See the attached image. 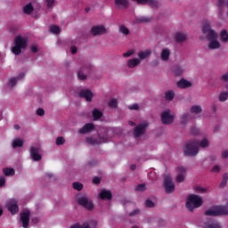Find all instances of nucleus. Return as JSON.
<instances>
[{"instance_id": "nucleus-38", "label": "nucleus", "mask_w": 228, "mask_h": 228, "mask_svg": "<svg viewBox=\"0 0 228 228\" xmlns=\"http://www.w3.org/2000/svg\"><path fill=\"white\" fill-rule=\"evenodd\" d=\"M93 117L94 120H99V118H101V117H102V112L97 109H94L93 110Z\"/></svg>"}, {"instance_id": "nucleus-42", "label": "nucleus", "mask_w": 228, "mask_h": 228, "mask_svg": "<svg viewBox=\"0 0 228 228\" xmlns=\"http://www.w3.org/2000/svg\"><path fill=\"white\" fill-rule=\"evenodd\" d=\"M50 31L53 33V35H58L60 33V27L52 25L50 26Z\"/></svg>"}, {"instance_id": "nucleus-9", "label": "nucleus", "mask_w": 228, "mask_h": 228, "mask_svg": "<svg viewBox=\"0 0 228 228\" xmlns=\"http://www.w3.org/2000/svg\"><path fill=\"white\" fill-rule=\"evenodd\" d=\"M77 204L83 206L86 209L92 211L94 209V202L88 199L86 196H80L77 198Z\"/></svg>"}, {"instance_id": "nucleus-62", "label": "nucleus", "mask_w": 228, "mask_h": 228, "mask_svg": "<svg viewBox=\"0 0 228 228\" xmlns=\"http://www.w3.org/2000/svg\"><path fill=\"white\" fill-rule=\"evenodd\" d=\"M32 222L33 224H38V222H40V219H38V217H33Z\"/></svg>"}, {"instance_id": "nucleus-29", "label": "nucleus", "mask_w": 228, "mask_h": 228, "mask_svg": "<svg viewBox=\"0 0 228 228\" xmlns=\"http://www.w3.org/2000/svg\"><path fill=\"white\" fill-rule=\"evenodd\" d=\"M86 72H90V69H86V68H82L79 71H78V79H80V81H85V79H86Z\"/></svg>"}, {"instance_id": "nucleus-24", "label": "nucleus", "mask_w": 228, "mask_h": 228, "mask_svg": "<svg viewBox=\"0 0 228 228\" xmlns=\"http://www.w3.org/2000/svg\"><path fill=\"white\" fill-rule=\"evenodd\" d=\"M108 142V137L107 136H102L99 138V141H95V139L90 137L87 138V142L91 143V145H95V143H106Z\"/></svg>"}, {"instance_id": "nucleus-14", "label": "nucleus", "mask_w": 228, "mask_h": 228, "mask_svg": "<svg viewBox=\"0 0 228 228\" xmlns=\"http://www.w3.org/2000/svg\"><path fill=\"white\" fill-rule=\"evenodd\" d=\"M30 158L34 161H40L42 159V155H40V148H30Z\"/></svg>"}, {"instance_id": "nucleus-12", "label": "nucleus", "mask_w": 228, "mask_h": 228, "mask_svg": "<svg viewBox=\"0 0 228 228\" xmlns=\"http://www.w3.org/2000/svg\"><path fill=\"white\" fill-rule=\"evenodd\" d=\"M177 175L175 177L176 183H183L186 177V168L183 166L176 167Z\"/></svg>"}, {"instance_id": "nucleus-11", "label": "nucleus", "mask_w": 228, "mask_h": 228, "mask_svg": "<svg viewBox=\"0 0 228 228\" xmlns=\"http://www.w3.org/2000/svg\"><path fill=\"white\" fill-rule=\"evenodd\" d=\"M108 29L103 25L94 26L91 28V34L93 37H101V35H106Z\"/></svg>"}, {"instance_id": "nucleus-27", "label": "nucleus", "mask_w": 228, "mask_h": 228, "mask_svg": "<svg viewBox=\"0 0 228 228\" xmlns=\"http://www.w3.org/2000/svg\"><path fill=\"white\" fill-rule=\"evenodd\" d=\"M188 37H186L185 34L178 32L175 36V42H178V44H183V42H186V39Z\"/></svg>"}, {"instance_id": "nucleus-3", "label": "nucleus", "mask_w": 228, "mask_h": 228, "mask_svg": "<svg viewBox=\"0 0 228 228\" xmlns=\"http://www.w3.org/2000/svg\"><path fill=\"white\" fill-rule=\"evenodd\" d=\"M204 204L202 197L197 194H190L186 200V208L189 211H193L197 208H200Z\"/></svg>"}, {"instance_id": "nucleus-10", "label": "nucleus", "mask_w": 228, "mask_h": 228, "mask_svg": "<svg viewBox=\"0 0 228 228\" xmlns=\"http://www.w3.org/2000/svg\"><path fill=\"white\" fill-rule=\"evenodd\" d=\"M31 216V212L29 210H25L20 213V220L22 224V227L28 228L29 227V218Z\"/></svg>"}, {"instance_id": "nucleus-31", "label": "nucleus", "mask_w": 228, "mask_h": 228, "mask_svg": "<svg viewBox=\"0 0 228 228\" xmlns=\"http://www.w3.org/2000/svg\"><path fill=\"white\" fill-rule=\"evenodd\" d=\"M198 147H201V149H207V147H209V139L204 137L200 142H198Z\"/></svg>"}, {"instance_id": "nucleus-57", "label": "nucleus", "mask_w": 228, "mask_h": 228, "mask_svg": "<svg viewBox=\"0 0 228 228\" xmlns=\"http://www.w3.org/2000/svg\"><path fill=\"white\" fill-rule=\"evenodd\" d=\"M139 106H138V104H136V103H134V105H130L129 107H128V109L129 110H139Z\"/></svg>"}, {"instance_id": "nucleus-44", "label": "nucleus", "mask_w": 228, "mask_h": 228, "mask_svg": "<svg viewBox=\"0 0 228 228\" xmlns=\"http://www.w3.org/2000/svg\"><path fill=\"white\" fill-rule=\"evenodd\" d=\"M137 22H140V23L151 22V18H147L145 16H142V17L137 18Z\"/></svg>"}, {"instance_id": "nucleus-41", "label": "nucleus", "mask_w": 228, "mask_h": 228, "mask_svg": "<svg viewBox=\"0 0 228 228\" xmlns=\"http://www.w3.org/2000/svg\"><path fill=\"white\" fill-rule=\"evenodd\" d=\"M190 113H184L181 116V124H186L190 120Z\"/></svg>"}, {"instance_id": "nucleus-58", "label": "nucleus", "mask_w": 228, "mask_h": 228, "mask_svg": "<svg viewBox=\"0 0 228 228\" xmlns=\"http://www.w3.org/2000/svg\"><path fill=\"white\" fill-rule=\"evenodd\" d=\"M45 1H46L48 8H51V6H53V4H54V0H45Z\"/></svg>"}, {"instance_id": "nucleus-64", "label": "nucleus", "mask_w": 228, "mask_h": 228, "mask_svg": "<svg viewBox=\"0 0 228 228\" xmlns=\"http://www.w3.org/2000/svg\"><path fill=\"white\" fill-rule=\"evenodd\" d=\"M223 180L224 181H228V174H224V176H223Z\"/></svg>"}, {"instance_id": "nucleus-23", "label": "nucleus", "mask_w": 228, "mask_h": 228, "mask_svg": "<svg viewBox=\"0 0 228 228\" xmlns=\"http://www.w3.org/2000/svg\"><path fill=\"white\" fill-rule=\"evenodd\" d=\"M25 76H26V74L20 73L18 77L11 78L9 80V86L11 88H13V86H15V85H17V81H20V79H24Z\"/></svg>"}, {"instance_id": "nucleus-6", "label": "nucleus", "mask_w": 228, "mask_h": 228, "mask_svg": "<svg viewBox=\"0 0 228 228\" xmlns=\"http://www.w3.org/2000/svg\"><path fill=\"white\" fill-rule=\"evenodd\" d=\"M163 186L165 188L166 193H174L175 191V185L174 184L172 176H170V175H165Z\"/></svg>"}, {"instance_id": "nucleus-20", "label": "nucleus", "mask_w": 228, "mask_h": 228, "mask_svg": "<svg viewBox=\"0 0 228 228\" xmlns=\"http://www.w3.org/2000/svg\"><path fill=\"white\" fill-rule=\"evenodd\" d=\"M152 54V51L147 49V50H142L139 51L137 53L138 60L142 62V61L145 60L146 58H149Z\"/></svg>"}, {"instance_id": "nucleus-17", "label": "nucleus", "mask_w": 228, "mask_h": 228, "mask_svg": "<svg viewBox=\"0 0 228 228\" xmlns=\"http://www.w3.org/2000/svg\"><path fill=\"white\" fill-rule=\"evenodd\" d=\"M99 197L102 200H111V197H113V195L111 194V191L102 189L99 193Z\"/></svg>"}, {"instance_id": "nucleus-8", "label": "nucleus", "mask_w": 228, "mask_h": 228, "mask_svg": "<svg viewBox=\"0 0 228 228\" xmlns=\"http://www.w3.org/2000/svg\"><path fill=\"white\" fill-rule=\"evenodd\" d=\"M147 127H149V122L147 121L141 122L138 126H136L134 130V138L143 136V134H145V131H147Z\"/></svg>"}, {"instance_id": "nucleus-53", "label": "nucleus", "mask_w": 228, "mask_h": 228, "mask_svg": "<svg viewBox=\"0 0 228 228\" xmlns=\"http://www.w3.org/2000/svg\"><path fill=\"white\" fill-rule=\"evenodd\" d=\"M37 115H38L39 117H44V115H45V111L44 110V109H37Z\"/></svg>"}, {"instance_id": "nucleus-18", "label": "nucleus", "mask_w": 228, "mask_h": 228, "mask_svg": "<svg viewBox=\"0 0 228 228\" xmlns=\"http://www.w3.org/2000/svg\"><path fill=\"white\" fill-rule=\"evenodd\" d=\"M170 54H172L170 48H163L160 52V60L162 61H168L170 60Z\"/></svg>"}, {"instance_id": "nucleus-30", "label": "nucleus", "mask_w": 228, "mask_h": 228, "mask_svg": "<svg viewBox=\"0 0 228 228\" xmlns=\"http://www.w3.org/2000/svg\"><path fill=\"white\" fill-rule=\"evenodd\" d=\"M220 42L227 44L228 42V32L225 29L221 30L219 34Z\"/></svg>"}, {"instance_id": "nucleus-16", "label": "nucleus", "mask_w": 228, "mask_h": 228, "mask_svg": "<svg viewBox=\"0 0 228 228\" xmlns=\"http://www.w3.org/2000/svg\"><path fill=\"white\" fill-rule=\"evenodd\" d=\"M79 95H80V97H83L84 99H86V101H87V102H91V101L94 97V93H92V91H90L88 89H84V90L80 91Z\"/></svg>"}, {"instance_id": "nucleus-28", "label": "nucleus", "mask_w": 228, "mask_h": 228, "mask_svg": "<svg viewBox=\"0 0 228 228\" xmlns=\"http://www.w3.org/2000/svg\"><path fill=\"white\" fill-rule=\"evenodd\" d=\"M190 113H191L192 115H200V113H202V106L192 105L190 109Z\"/></svg>"}, {"instance_id": "nucleus-48", "label": "nucleus", "mask_w": 228, "mask_h": 228, "mask_svg": "<svg viewBox=\"0 0 228 228\" xmlns=\"http://www.w3.org/2000/svg\"><path fill=\"white\" fill-rule=\"evenodd\" d=\"M206 228H222L218 223H212L207 225Z\"/></svg>"}, {"instance_id": "nucleus-4", "label": "nucleus", "mask_w": 228, "mask_h": 228, "mask_svg": "<svg viewBox=\"0 0 228 228\" xmlns=\"http://www.w3.org/2000/svg\"><path fill=\"white\" fill-rule=\"evenodd\" d=\"M183 152L185 156H197V154H199V141H188L185 144Z\"/></svg>"}, {"instance_id": "nucleus-61", "label": "nucleus", "mask_w": 228, "mask_h": 228, "mask_svg": "<svg viewBox=\"0 0 228 228\" xmlns=\"http://www.w3.org/2000/svg\"><path fill=\"white\" fill-rule=\"evenodd\" d=\"M4 183H5L4 177H0V188L1 186H4Z\"/></svg>"}, {"instance_id": "nucleus-60", "label": "nucleus", "mask_w": 228, "mask_h": 228, "mask_svg": "<svg viewBox=\"0 0 228 228\" xmlns=\"http://www.w3.org/2000/svg\"><path fill=\"white\" fill-rule=\"evenodd\" d=\"M70 51L72 54H76V53H77V47L71 46Z\"/></svg>"}, {"instance_id": "nucleus-55", "label": "nucleus", "mask_w": 228, "mask_h": 228, "mask_svg": "<svg viewBox=\"0 0 228 228\" xmlns=\"http://www.w3.org/2000/svg\"><path fill=\"white\" fill-rule=\"evenodd\" d=\"M130 216H136V215H140V209H135L133 212H131Z\"/></svg>"}, {"instance_id": "nucleus-63", "label": "nucleus", "mask_w": 228, "mask_h": 228, "mask_svg": "<svg viewBox=\"0 0 228 228\" xmlns=\"http://www.w3.org/2000/svg\"><path fill=\"white\" fill-rule=\"evenodd\" d=\"M226 184H227V181L223 179V181H222V183L220 184V188H224Z\"/></svg>"}, {"instance_id": "nucleus-56", "label": "nucleus", "mask_w": 228, "mask_h": 228, "mask_svg": "<svg viewBox=\"0 0 228 228\" xmlns=\"http://www.w3.org/2000/svg\"><path fill=\"white\" fill-rule=\"evenodd\" d=\"M222 158L224 159L228 158V150H224V151H222Z\"/></svg>"}, {"instance_id": "nucleus-5", "label": "nucleus", "mask_w": 228, "mask_h": 228, "mask_svg": "<svg viewBox=\"0 0 228 228\" xmlns=\"http://www.w3.org/2000/svg\"><path fill=\"white\" fill-rule=\"evenodd\" d=\"M205 215L207 216H222L224 215H228V207H212L206 210Z\"/></svg>"}, {"instance_id": "nucleus-59", "label": "nucleus", "mask_w": 228, "mask_h": 228, "mask_svg": "<svg viewBox=\"0 0 228 228\" xmlns=\"http://www.w3.org/2000/svg\"><path fill=\"white\" fill-rule=\"evenodd\" d=\"M99 183H101V178H99V177L93 178L94 184H99Z\"/></svg>"}, {"instance_id": "nucleus-21", "label": "nucleus", "mask_w": 228, "mask_h": 228, "mask_svg": "<svg viewBox=\"0 0 228 228\" xmlns=\"http://www.w3.org/2000/svg\"><path fill=\"white\" fill-rule=\"evenodd\" d=\"M176 86H177L178 88L186 89V88L191 87V86H192V84H191L190 81H188V80H186V79H184V78H182V79H180V80L176 83Z\"/></svg>"}, {"instance_id": "nucleus-35", "label": "nucleus", "mask_w": 228, "mask_h": 228, "mask_svg": "<svg viewBox=\"0 0 228 228\" xmlns=\"http://www.w3.org/2000/svg\"><path fill=\"white\" fill-rule=\"evenodd\" d=\"M118 31L121 33V35H125V37H127V35L130 33L129 28H127V27L125 25H119Z\"/></svg>"}, {"instance_id": "nucleus-51", "label": "nucleus", "mask_w": 228, "mask_h": 228, "mask_svg": "<svg viewBox=\"0 0 228 228\" xmlns=\"http://www.w3.org/2000/svg\"><path fill=\"white\" fill-rule=\"evenodd\" d=\"M145 190H147V188L145 187V184H143V183L139 184V185L136 187V191H145Z\"/></svg>"}, {"instance_id": "nucleus-39", "label": "nucleus", "mask_w": 228, "mask_h": 228, "mask_svg": "<svg viewBox=\"0 0 228 228\" xmlns=\"http://www.w3.org/2000/svg\"><path fill=\"white\" fill-rule=\"evenodd\" d=\"M3 172L4 175H15V169L9 167V168H4Z\"/></svg>"}, {"instance_id": "nucleus-26", "label": "nucleus", "mask_w": 228, "mask_h": 228, "mask_svg": "<svg viewBox=\"0 0 228 228\" xmlns=\"http://www.w3.org/2000/svg\"><path fill=\"white\" fill-rule=\"evenodd\" d=\"M116 8H127L129 6V0H115Z\"/></svg>"}, {"instance_id": "nucleus-32", "label": "nucleus", "mask_w": 228, "mask_h": 228, "mask_svg": "<svg viewBox=\"0 0 228 228\" xmlns=\"http://www.w3.org/2000/svg\"><path fill=\"white\" fill-rule=\"evenodd\" d=\"M227 100H228V92L227 91L221 92L218 96V101L220 102H225V101Z\"/></svg>"}, {"instance_id": "nucleus-47", "label": "nucleus", "mask_w": 228, "mask_h": 228, "mask_svg": "<svg viewBox=\"0 0 228 228\" xmlns=\"http://www.w3.org/2000/svg\"><path fill=\"white\" fill-rule=\"evenodd\" d=\"M133 54H134V50H128L123 53V56L124 58H129V56H133Z\"/></svg>"}, {"instance_id": "nucleus-15", "label": "nucleus", "mask_w": 228, "mask_h": 228, "mask_svg": "<svg viewBox=\"0 0 228 228\" xmlns=\"http://www.w3.org/2000/svg\"><path fill=\"white\" fill-rule=\"evenodd\" d=\"M96 227H97V222L89 221L87 223H85L83 225H80L79 224H73L69 228H96Z\"/></svg>"}, {"instance_id": "nucleus-19", "label": "nucleus", "mask_w": 228, "mask_h": 228, "mask_svg": "<svg viewBox=\"0 0 228 228\" xmlns=\"http://www.w3.org/2000/svg\"><path fill=\"white\" fill-rule=\"evenodd\" d=\"M95 129V126L93 123H89L85 125L82 128L78 130V133L80 134H86V133H90L91 131H94Z\"/></svg>"}, {"instance_id": "nucleus-22", "label": "nucleus", "mask_w": 228, "mask_h": 228, "mask_svg": "<svg viewBox=\"0 0 228 228\" xmlns=\"http://www.w3.org/2000/svg\"><path fill=\"white\" fill-rule=\"evenodd\" d=\"M140 63H142L140 61V59L132 58L127 61L126 65H127L128 69H134V67H138V65H140Z\"/></svg>"}, {"instance_id": "nucleus-50", "label": "nucleus", "mask_w": 228, "mask_h": 228, "mask_svg": "<svg viewBox=\"0 0 228 228\" xmlns=\"http://www.w3.org/2000/svg\"><path fill=\"white\" fill-rule=\"evenodd\" d=\"M63 143H65V138L61 136L56 139V145H63Z\"/></svg>"}, {"instance_id": "nucleus-45", "label": "nucleus", "mask_w": 228, "mask_h": 228, "mask_svg": "<svg viewBox=\"0 0 228 228\" xmlns=\"http://www.w3.org/2000/svg\"><path fill=\"white\" fill-rule=\"evenodd\" d=\"M73 188L74 190H77V191H81V190H83V185L81 183H74Z\"/></svg>"}, {"instance_id": "nucleus-43", "label": "nucleus", "mask_w": 228, "mask_h": 228, "mask_svg": "<svg viewBox=\"0 0 228 228\" xmlns=\"http://www.w3.org/2000/svg\"><path fill=\"white\" fill-rule=\"evenodd\" d=\"M194 190L197 193H206L208 191V188L200 186H196Z\"/></svg>"}, {"instance_id": "nucleus-1", "label": "nucleus", "mask_w": 228, "mask_h": 228, "mask_svg": "<svg viewBox=\"0 0 228 228\" xmlns=\"http://www.w3.org/2000/svg\"><path fill=\"white\" fill-rule=\"evenodd\" d=\"M201 31L204 35H206L208 40V49L215 50L220 49V47H222L220 41L217 39L218 34L216 31H215V29L211 28V23L209 21L204 20L202 22Z\"/></svg>"}, {"instance_id": "nucleus-37", "label": "nucleus", "mask_w": 228, "mask_h": 228, "mask_svg": "<svg viewBox=\"0 0 228 228\" xmlns=\"http://www.w3.org/2000/svg\"><path fill=\"white\" fill-rule=\"evenodd\" d=\"M33 10H34V8H33V5L31 4H28L27 5H25L23 7V12L27 15H29L33 12Z\"/></svg>"}, {"instance_id": "nucleus-33", "label": "nucleus", "mask_w": 228, "mask_h": 228, "mask_svg": "<svg viewBox=\"0 0 228 228\" xmlns=\"http://www.w3.org/2000/svg\"><path fill=\"white\" fill-rule=\"evenodd\" d=\"M24 145V141L20 138H16L12 141L13 149H17V147H22Z\"/></svg>"}, {"instance_id": "nucleus-52", "label": "nucleus", "mask_w": 228, "mask_h": 228, "mask_svg": "<svg viewBox=\"0 0 228 228\" xmlns=\"http://www.w3.org/2000/svg\"><path fill=\"white\" fill-rule=\"evenodd\" d=\"M145 206H146V208H154L155 204L153 203L152 200H147L145 201Z\"/></svg>"}, {"instance_id": "nucleus-2", "label": "nucleus", "mask_w": 228, "mask_h": 228, "mask_svg": "<svg viewBox=\"0 0 228 228\" xmlns=\"http://www.w3.org/2000/svg\"><path fill=\"white\" fill-rule=\"evenodd\" d=\"M26 47H28V37L17 36L14 38V46L12 48V53L16 56H19Z\"/></svg>"}, {"instance_id": "nucleus-49", "label": "nucleus", "mask_w": 228, "mask_h": 228, "mask_svg": "<svg viewBox=\"0 0 228 228\" xmlns=\"http://www.w3.org/2000/svg\"><path fill=\"white\" fill-rule=\"evenodd\" d=\"M221 81H223V83H228V72L223 74L220 77Z\"/></svg>"}, {"instance_id": "nucleus-40", "label": "nucleus", "mask_w": 228, "mask_h": 228, "mask_svg": "<svg viewBox=\"0 0 228 228\" xmlns=\"http://www.w3.org/2000/svg\"><path fill=\"white\" fill-rule=\"evenodd\" d=\"M175 76H183L184 74V68L183 67H176L174 70Z\"/></svg>"}, {"instance_id": "nucleus-46", "label": "nucleus", "mask_w": 228, "mask_h": 228, "mask_svg": "<svg viewBox=\"0 0 228 228\" xmlns=\"http://www.w3.org/2000/svg\"><path fill=\"white\" fill-rule=\"evenodd\" d=\"M220 170L221 168H220V166L218 165H216L211 168L212 174H219Z\"/></svg>"}, {"instance_id": "nucleus-25", "label": "nucleus", "mask_w": 228, "mask_h": 228, "mask_svg": "<svg viewBox=\"0 0 228 228\" xmlns=\"http://www.w3.org/2000/svg\"><path fill=\"white\" fill-rule=\"evenodd\" d=\"M138 4H150L153 8L158 7V1L156 0H135Z\"/></svg>"}, {"instance_id": "nucleus-13", "label": "nucleus", "mask_w": 228, "mask_h": 228, "mask_svg": "<svg viewBox=\"0 0 228 228\" xmlns=\"http://www.w3.org/2000/svg\"><path fill=\"white\" fill-rule=\"evenodd\" d=\"M7 209L12 215H17V213H19V204L16 200H11L8 201Z\"/></svg>"}, {"instance_id": "nucleus-7", "label": "nucleus", "mask_w": 228, "mask_h": 228, "mask_svg": "<svg viewBox=\"0 0 228 228\" xmlns=\"http://www.w3.org/2000/svg\"><path fill=\"white\" fill-rule=\"evenodd\" d=\"M174 118H175V116L170 110H167L161 113V122L165 126H170V124H174Z\"/></svg>"}, {"instance_id": "nucleus-34", "label": "nucleus", "mask_w": 228, "mask_h": 228, "mask_svg": "<svg viewBox=\"0 0 228 228\" xmlns=\"http://www.w3.org/2000/svg\"><path fill=\"white\" fill-rule=\"evenodd\" d=\"M175 97V93L172 90H169L165 93V99L167 101H174Z\"/></svg>"}, {"instance_id": "nucleus-36", "label": "nucleus", "mask_w": 228, "mask_h": 228, "mask_svg": "<svg viewBox=\"0 0 228 228\" xmlns=\"http://www.w3.org/2000/svg\"><path fill=\"white\" fill-rule=\"evenodd\" d=\"M108 106H109V108L115 110V109H117V106H118V101H117V99L113 98L108 102Z\"/></svg>"}, {"instance_id": "nucleus-54", "label": "nucleus", "mask_w": 228, "mask_h": 228, "mask_svg": "<svg viewBox=\"0 0 228 228\" xmlns=\"http://www.w3.org/2000/svg\"><path fill=\"white\" fill-rule=\"evenodd\" d=\"M30 51H31L32 53H38V45H32L30 46Z\"/></svg>"}]
</instances>
